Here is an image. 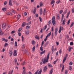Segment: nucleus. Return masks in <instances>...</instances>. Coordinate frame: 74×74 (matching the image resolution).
Segmentation results:
<instances>
[{
  "instance_id": "nucleus-37",
  "label": "nucleus",
  "mask_w": 74,
  "mask_h": 74,
  "mask_svg": "<svg viewBox=\"0 0 74 74\" xmlns=\"http://www.w3.org/2000/svg\"><path fill=\"white\" fill-rule=\"evenodd\" d=\"M61 29H62V27L61 26H60V29H59V33H60V32H61Z\"/></svg>"
},
{
  "instance_id": "nucleus-42",
  "label": "nucleus",
  "mask_w": 74,
  "mask_h": 74,
  "mask_svg": "<svg viewBox=\"0 0 74 74\" xmlns=\"http://www.w3.org/2000/svg\"><path fill=\"white\" fill-rule=\"evenodd\" d=\"M39 19H40V21L41 22H42V19L40 17H39Z\"/></svg>"
},
{
  "instance_id": "nucleus-55",
  "label": "nucleus",
  "mask_w": 74,
  "mask_h": 74,
  "mask_svg": "<svg viewBox=\"0 0 74 74\" xmlns=\"http://www.w3.org/2000/svg\"><path fill=\"white\" fill-rule=\"evenodd\" d=\"M7 3V1H5L4 3V5H6Z\"/></svg>"
},
{
  "instance_id": "nucleus-60",
  "label": "nucleus",
  "mask_w": 74,
  "mask_h": 74,
  "mask_svg": "<svg viewBox=\"0 0 74 74\" xmlns=\"http://www.w3.org/2000/svg\"><path fill=\"white\" fill-rule=\"evenodd\" d=\"M5 39L4 38H3L2 39V41H5Z\"/></svg>"
},
{
  "instance_id": "nucleus-51",
  "label": "nucleus",
  "mask_w": 74,
  "mask_h": 74,
  "mask_svg": "<svg viewBox=\"0 0 74 74\" xmlns=\"http://www.w3.org/2000/svg\"><path fill=\"white\" fill-rule=\"evenodd\" d=\"M14 62L15 63H16V62H17V60L16 58L14 59Z\"/></svg>"
},
{
  "instance_id": "nucleus-9",
  "label": "nucleus",
  "mask_w": 74,
  "mask_h": 74,
  "mask_svg": "<svg viewBox=\"0 0 74 74\" xmlns=\"http://www.w3.org/2000/svg\"><path fill=\"white\" fill-rule=\"evenodd\" d=\"M1 29L0 28V36H2L3 34H4V32H2Z\"/></svg>"
},
{
  "instance_id": "nucleus-11",
  "label": "nucleus",
  "mask_w": 74,
  "mask_h": 74,
  "mask_svg": "<svg viewBox=\"0 0 74 74\" xmlns=\"http://www.w3.org/2000/svg\"><path fill=\"white\" fill-rule=\"evenodd\" d=\"M47 68H48V67H47V66H46L44 68V72H45V71H46Z\"/></svg>"
},
{
  "instance_id": "nucleus-5",
  "label": "nucleus",
  "mask_w": 74,
  "mask_h": 74,
  "mask_svg": "<svg viewBox=\"0 0 74 74\" xmlns=\"http://www.w3.org/2000/svg\"><path fill=\"white\" fill-rule=\"evenodd\" d=\"M2 27L3 29H4L6 27V23H4L2 25Z\"/></svg>"
},
{
  "instance_id": "nucleus-33",
  "label": "nucleus",
  "mask_w": 74,
  "mask_h": 74,
  "mask_svg": "<svg viewBox=\"0 0 74 74\" xmlns=\"http://www.w3.org/2000/svg\"><path fill=\"white\" fill-rule=\"evenodd\" d=\"M22 30V28H20L18 29V32H21Z\"/></svg>"
},
{
  "instance_id": "nucleus-61",
  "label": "nucleus",
  "mask_w": 74,
  "mask_h": 74,
  "mask_svg": "<svg viewBox=\"0 0 74 74\" xmlns=\"http://www.w3.org/2000/svg\"><path fill=\"white\" fill-rule=\"evenodd\" d=\"M53 27H51V32H53Z\"/></svg>"
},
{
  "instance_id": "nucleus-22",
  "label": "nucleus",
  "mask_w": 74,
  "mask_h": 74,
  "mask_svg": "<svg viewBox=\"0 0 74 74\" xmlns=\"http://www.w3.org/2000/svg\"><path fill=\"white\" fill-rule=\"evenodd\" d=\"M73 49V48L72 47H69V52H70V51H71V49Z\"/></svg>"
},
{
  "instance_id": "nucleus-20",
  "label": "nucleus",
  "mask_w": 74,
  "mask_h": 74,
  "mask_svg": "<svg viewBox=\"0 0 74 74\" xmlns=\"http://www.w3.org/2000/svg\"><path fill=\"white\" fill-rule=\"evenodd\" d=\"M30 27L29 25H27L26 27V29L27 30L28 29H29V28H30Z\"/></svg>"
},
{
  "instance_id": "nucleus-43",
  "label": "nucleus",
  "mask_w": 74,
  "mask_h": 74,
  "mask_svg": "<svg viewBox=\"0 0 74 74\" xmlns=\"http://www.w3.org/2000/svg\"><path fill=\"white\" fill-rule=\"evenodd\" d=\"M25 47V44H23V45H22L23 48L24 49Z\"/></svg>"
},
{
  "instance_id": "nucleus-54",
  "label": "nucleus",
  "mask_w": 74,
  "mask_h": 74,
  "mask_svg": "<svg viewBox=\"0 0 74 74\" xmlns=\"http://www.w3.org/2000/svg\"><path fill=\"white\" fill-rule=\"evenodd\" d=\"M57 18L58 19H59V18H60V17H59V14H58V15H57Z\"/></svg>"
},
{
  "instance_id": "nucleus-4",
  "label": "nucleus",
  "mask_w": 74,
  "mask_h": 74,
  "mask_svg": "<svg viewBox=\"0 0 74 74\" xmlns=\"http://www.w3.org/2000/svg\"><path fill=\"white\" fill-rule=\"evenodd\" d=\"M17 51L16 50H14V56H17Z\"/></svg>"
},
{
  "instance_id": "nucleus-16",
  "label": "nucleus",
  "mask_w": 74,
  "mask_h": 74,
  "mask_svg": "<svg viewBox=\"0 0 74 74\" xmlns=\"http://www.w3.org/2000/svg\"><path fill=\"white\" fill-rule=\"evenodd\" d=\"M7 14L9 15H12V13H11L10 12H8L7 13Z\"/></svg>"
},
{
  "instance_id": "nucleus-31",
  "label": "nucleus",
  "mask_w": 74,
  "mask_h": 74,
  "mask_svg": "<svg viewBox=\"0 0 74 74\" xmlns=\"http://www.w3.org/2000/svg\"><path fill=\"white\" fill-rule=\"evenodd\" d=\"M53 46L52 47V53H53V50H54V49H53Z\"/></svg>"
},
{
  "instance_id": "nucleus-49",
  "label": "nucleus",
  "mask_w": 74,
  "mask_h": 74,
  "mask_svg": "<svg viewBox=\"0 0 74 74\" xmlns=\"http://www.w3.org/2000/svg\"><path fill=\"white\" fill-rule=\"evenodd\" d=\"M44 40H42V44H41L42 46L43 45V44H44Z\"/></svg>"
},
{
  "instance_id": "nucleus-63",
  "label": "nucleus",
  "mask_w": 74,
  "mask_h": 74,
  "mask_svg": "<svg viewBox=\"0 0 74 74\" xmlns=\"http://www.w3.org/2000/svg\"><path fill=\"white\" fill-rule=\"evenodd\" d=\"M57 4H59V3H60V0L58 1H57L56 2Z\"/></svg>"
},
{
  "instance_id": "nucleus-47",
  "label": "nucleus",
  "mask_w": 74,
  "mask_h": 74,
  "mask_svg": "<svg viewBox=\"0 0 74 74\" xmlns=\"http://www.w3.org/2000/svg\"><path fill=\"white\" fill-rule=\"evenodd\" d=\"M51 32H50L47 35L49 36H49H51Z\"/></svg>"
},
{
  "instance_id": "nucleus-27",
  "label": "nucleus",
  "mask_w": 74,
  "mask_h": 74,
  "mask_svg": "<svg viewBox=\"0 0 74 74\" xmlns=\"http://www.w3.org/2000/svg\"><path fill=\"white\" fill-rule=\"evenodd\" d=\"M36 48V47L35 46L34 47L32 48V51L33 52H34V51H35V49Z\"/></svg>"
},
{
  "instance_id": "nucleus-46",
  "label": "nucleus",
  "mask_w": 74,
  "mask_h": 74,
  "mask_svg": "<svg viewBox=\"0 0 74 74\" xmlns=\"http://www.w3.org/2000/svg\"><path fill=\"white\" fill-rule=\"evenodd\" d=\"M8 45V43H6L4 45V47H6V46H7V45Z\"/></svg>"
},
{
  "instance_id": "nucleus-59",
  "label": "nucleus",
  "mask_w": 74,
  "mask_h": 74,
  "mask_svg": "<svg viewBox=\"0 0 74 74\" xmlns=\"http://www.w3.org/2000/svg\"><path fill=\"white\" fill-rule=\"evenodd\" d=\"M59 53L60 54H61V53H62V50L60 49V50H59Z\"/></svg>"
},
{
  "instance_id": "nucleus-21",
  "label": "nucleus",
  "mask_w": 74,
  "mask_h": 74,
  "mask_svg": "<svg viewBox=\"0 0 74 74\" xmlns=\"http://www.w3.org/2000/svg\"><path fill=\"white\" fill-rule=\"evenodd\" d=\"M48 66H49V67H52V65L50 63H48Z\"/></svg>"
},
{
  "instance_id": "nucleus-25",
  "label": "nucleus",
  "mask_w": 74,
  "mask_h": 74,
  "mask_svg": "<svg viewBox=\"0 0 74 74\" xmlns=\"http://www.w3.org/2000/svg\"><path fill=\"white\" fill-rule=\"evenodd\" d=\"M58 28H56L55 29V32H58Z\"/></svg>"
},
{
  "instance_id": "nucleus-23",
  "label": "nucleus",
  "mask_w": 74,
  "mask_h": 74,
  "mask_svg": "<svg viewBox=\"0 0 74 74\" xmlns=\"http://www.w3.org/2000/svg\"><path fill=\"white\" fill-rule=\"evenodd\" d=\"M17 18L18 19H20V18H21V14H18L17 16Z\"/></svg>"
},
{
  "instance_id": "nucleus-19",
  "label": "nucleus",
  "mask_w": 74,
  "mask_h": 74,
  "mask_svg": "<svg viewBox=\"0 0 74 74\" xmlns=\"http://www.w3.org/2000/svg\"><path fill=\"white\" fill-rule=\"evenodd\" d=\"M40 15H42V9H41L40 10Z\"/></svg>"
},
{
  "instance_id": "nucleus-30",
  "label": "nucleus",
  "mask_w": 74,
  "mask_h": 74,
  "mask_svg": "<svg viewBox=\"0 0 74 74\" xmlns=\"http://www.w3.org/2000/svg\"><path fill=\"white\" fill-rule=\"evenodd\" d=\"M31 18V16H30L29 17H28L27 18V20L28 21H30V20Z\"/></svg>"
},
{
  "instance_id": "nucleus-10",
  "label": "nucleus",
  "mask_w": 74,
  "mask_h": 74,
  "mask_svg": "<svg viewBox=\"0 0 74 74\" xmlns=\"http://www.w3.org/2000/svg\"><path fill=\"white\" fill-rule=\"evenodd\" d=\"M53 69H51L50 71L49 74H52V73H53Z\"/></svg>"
},
{
  "instance_id": "nucleus-29",
  "label": "nucleus",
  "mask_w": 74,
  "mask_h": 74,
  "mask_svg": "<svg viewBox=\"0 0 74 74\" xmlns=\"http://www.w3.org/2000/svg\"><path fill=\"white\" fill-rule=\"evenodd\" d=\"M64 65H63L62 68V69L61 70V71L62 72H63V70H64Z\"/></svg>"
},
{
  "instance_id": "nucleus-28",
  "label": "nucleus",
  "mask_w": 74,
  "mask_h": 74,
  "mask_svg": "<svg viewBox=\"0 0 74 74\" xmlns=\"http://www.w3.org/2000/svg\"><path fill=\"white\" fill-rule=\"evenodd\" d=\"M7 10V9L6 8H3L2 9V10L3 11H5Z\"/></svg>"
},
{
  "instance_id": "nucleus-50",
  "label": "nucleus",
  "mask_w": 74,
  "mask_h": 74,
  "mask_svg": "<svg viewBox=\"0 0 74 74\" xmlns=\"http://www.w3.org/2000/svg\"><path fill=\"white\" fill-rule=\"evenodd\" d=\"M27 13L25 12L24 13V15H25V16H26L27 15Z\"/></svg>"
},
{
  "instance_id": "nucleus-36",
  "label": "nucleus",
  "mask_w": 74,
  "mask_h": 74,
  "mask_svg": "<svg viewBox=\"0 0 74 74\" xmlns=\"http://www.w3.org/2000/svg\"><path fill=\"white\" fill-rule=\"evenodd\" d=\"M74 25V22H72L71 24V25L70 26V27H71L73 26V25Z\"/></svg>"
},
{
  "instance_id": "nucleus-32",
  "label": "nucleus",
  "mask_w": 74,
  "mask_h": 74,
  "mask_svg": "<svg viewBox=\"0 0 74 74\" xmlns=\"http://www.w3.org/2000/svg\"><path fill=\"white\" fill-rule=\"evenodd\" d=\"M68 73V72L67 71V70H65L64 71L65 74H67Z\"/></svg>"
},
{
  "instance_id": "nucleus-3",
  "label": "nucleus",
  "mask_w": 74,
  "mask_h": 74,
  "mask_svg": "<svg viewBox=\"0 0 74 74\" xmlns=\"http://www.w3.org/2000/svg\"><path fill=\"white\" fill-rule=\"evenodd\" d=\"M55 16H53V18L52 19V22L53 25H55Z\"/></svg>"
},
{
  "instance_id": "nucleus-40",
  "label": "nucleus",
  "mask_w": 74,
  "mask_h": 74,
  "mask_svg": "<svg viewBox=\"0 0 74 74\" xmlns=\"http://www.w3.org/2000/svg\"><path fill=\"white\" fill-rule=\"evenodd\" d=\"M70 21L71 20H69L68 22H67V25H69V24H70Z\"/></svg>"
},
{
  "instance_id": "nucleus-58",
  "label": "nucleus",
  "mask_w": 74,
  "mask_h": 74,
  "mask_svg": "<svg viewBox=\"0 0 74 74\" xmlns=\"http://www.w3.org/2000/svg\"><path fill=\"white\" fill-rule=\"evenodd\" d=\"M70 65H73V62H71L69 63Z\"/></svg>"
},
{
  "instance_id": "nucleus-6",
  "label": "nucleus",
  "mask_w": 74,
  "mask_h": 74,
  "mask_svg": "<svg viewBox=\"0 0 74 74\" xmlns=\"http://www.w3.org/2000/svg\"><path fill=\"white\" fill-rule=\"evenodd\" d=\"M23 69L24 70L23 71L22 74H26V71H25V66L23 67Z\"/></svg>"
},
{
  "instance_id": "nucleus-14",
  "label": "nucleus",
  "mask_w": 74,
  "mask_h": 74,
  "mask_svg": "<svg viewBox=\"0 0 74 74\" xmlns=\"http://www.w3.org/2000/svg\"><path fill=\"white\" fill-rule=\"evenodd\" d=\"M32 43L33 45H35V44H36V42L34 40H33L32 41Z\"/></svg>"
},
{
  "instance_id": "nucleus-7",
  "label": "nucleus",
  "mask_w": 74,
  "mask_h": 74,
  "mask_svg": "<svg viewBox=\"0 0 74 74\" xmlns=\"http://www.w3.org/2000/svg\"><path fill=\"white\" fill-rule=\"evenodd\" d=\"M10 11L12 12H13L14 14H15L16 12V11L14 10L13 9H11Z\"/></svg>"
},
{
  "instance_id": "nucleus-15",
  "label": "nucleus",
  "mask_w": 74,
  "mask_h": 74,
  "mask_svg": "<svg viewBox=\"0 0 74 74\" xmlns=\"http://www.w3.org/2000/svg\"><path fill=\"white\" fill-rule=\"evenodd\" d=\"M9 5L10 6L12 5V1L11 0H9Z\"/></svg>"
},
{
  "instance_id": "nucleus-1",
  "label": "nucleus",
  "mask_w": 74,
  "mask_h": 74,
  "mask_svg": "<svg viewBox=\"0 0 74 74\" xmlns=\"http://www.w3.org/2000/svg\"><path fill=\"white\" fill-rule=\"evenodd\" d=\"M49 53L47 56V58H45L44 59V61L43 62V64H44L46 62H48V59H49Z\"/></svg>"
},
{
  "instance_id": "nucleus-44",
  "label": "nucleus",
  "mask_w": 74,
  "mask_h": 74,
  "mask_svg": "<svg viewBox=\"0 0 74 74\" xmlns=\"http://www.w3.org/2000/svg\"><path fill=\"white\" fill-rule=\"evenodd\" d=\"M63 11L62 10H61L59 11V14H62L63 13Z\"/></svg>"
},
{
  "instance_id": "nucleus-48",
  "label": "nucleus",
  "mask_w": 74,
  "mask_h": 74,
  "mask_svg": "<svg viewBox=\"0 0 74 74\" xmlns=\"http://www.w3.org/2000/svg\"><path fill=\"white\" fill-rule=\"evenodd\" d=\"M32 23V22H31V21H30L29 22V23H27V25H30V24H31V23Z\"/></svg>"
},
{
  "instance_id": "nucleus-34",
  "label": "nucleus",
  "mask_w": 74,
  "mask_h": 74,
  "mask_svg": "<svg viewBox=\"0 0 74 74\" xmlns=\"http://www.w3.org/2000/svg\"><path fill=\"white\" fill-rule=\"evenodd\" d=\"M47 25H46L44 27V30H46V29H47Z\"/></svg>"
},
{
  "instance_id": "nucleus-64",
  "label": "nucleus",
  "mask_w": 74,
  "mask_h": 74,
  "mask_svg": "<svg viewBox=\"0 0 74 74\" xmlns=\"http://www.w3.org/2000/svg\"><path fill=\"white\" fill-rule=\"evenodd\" d=\"M18 34L19 36H21V33L20 32H19Z\"/></svg>"
},
{
  "instance_id": "nucleus-53",
  "label": "nucleus",
  "mask_w": 74,
  "mask_h": 74,
  "mask_svg": "<svg viewBox=\"0 0 74 74\" xmlns=\"http://www.w3.org/2000/svg\"><path fill=\"white\" fill-rule=\"evenodd\" d=\"M38 69L34 73V74H37V73H38Z\"/></svg>"
},
{
  "instance_id": "nucleus-38",
  "label": "nucleus",
  "mask_w": 74,
  "mask_h": 74,
  "mask_svg": "<svg viewBox=\"0 0 74 74\" xmlns=\"http://www.w3.org/2000/svg\"><path fill=\"white\" fill-rule=\"evenodd\" d=\"M55 2V1L54 0L52 1L51 2V4H53V3H54Z\"/></svg>"
},
{
  "instance_id": "nucleus-24",
  "label": "nucleus",
  "mask_w": 74,
  "mask_h": 74,
  "mask_svg": "<svg viewBox=\"0 0 74 74\" xmlns=\"http://www.w3.org/2000/svg\"><path fill=\"white\" fill-rule=\"evenodd\" d=\"M45 52V50H44L43 51H42L40 52V55H42V54H43Z\"/></svg>"
},
{
  "instance_id": "nucleus-35",
  "label": "nucleus",
  "mask_w": 74,
  "mask_h": 74,
  "mask_svg": "<svg viewBox=\"0 0 74 74\" xmlns=\"http://www.w3.org/2000/svg\"><path fill=\"white\" fill-rule=\"evenodd\" d=\"M40 49L41 51H43V49L42 46H41V47H40Z\"/></svg>"
},
{
  "instance_id": "nucleus-57",
  "label": "nucleus",
  "mask_w": 74,
  "mask_h": 74,
  "mask_svg": "<svg viewBox=\"0 0 74 74\" xmlns=\"http://www.w3.org/2000/svg\"><path fill=\"white\" fill-rule=\"evenodd\" d=\"M36 9H34L33 12V13L34 14H35V13H36Z\"/></svg>"
},
{
  "instance_id": "nucleus-62",
  "label": "nucleus",
  "mask_w": 74,
  "mask_h": 74,
  "mask_svg": "<svg viewBox=\"0 0 74 74\" xmlns=\"http://www.w3.org/2000/svg\"><path fill=\"white\" fill-rule=\"evenodd\" d=\"M72 13H73V12H74V8H73L72 9Z\"/></svg>"
},
{
  "instance_id": "nucleus-18",
  "label": "nucleus",
  "mask_w": 74,
  "mask_h": 74,
  "mask_svg": "<svg viewBox=\"0 0 74 74\" xmlns=\"http://www.w3.org/2000/svg\"><path fill=\"white\" fill-rule=\"evenodd\" d=\"M35 38H36V39H37V40H39V39H40V37H39V36L37 35H36L35 36Z\"/></svg>"
},
{
  "instance_id": "nucleus-41",
  "label": "nucleus",
  "mask_w": 74,
  "mask_h": 74,
  "mask_svg": "<svg viewBox=\"0 0 74 74\" xmlns=\"http://www.w3.org/2000/svg\"><path fill=\"white\" fill-rule=\"evenodd\" d=\"M40 7H41V6L43 5V4H42V2H40Z\"/></svg>"
},
{
  "instance_id": "nucleus-45",
  "label": "nucleus",
  "mask_w": 74,
  "mask_h": 74,
  "mask_svg": "<svg viewBox=\"0 0 74 74\" xmlns=\"http://www.w3.org/2000/svg\"><path fill=\"white\" fill-rule=\"evenodd\" d=\"M69 69L70 70H71V69H72V67L71 66H69Z\"/></svg>"
},
{
  "instance_id": "nucleus-12",
  "label": "nucleus",
  "mask_w": 74,
  "mask_h": 74,
  "mask_svg": "<svg viewBox=\"0 0 74 74\" xmlns=\"http://www.w3.org/2000/svg\"><path fill=\"white\" fill-rule=\"evenodd\" d=\"M29 30H27V31H25V34L26 35H28L29 34Z\"/></svg>"
},
{
  "instance_id": "nucleus-52",
  "label": "nucleus",
  "mask_w": 74,
  "mask_h": 74,
  "mask_svg": "<svg viewBox=\"0 0 74 74\" xmlns=\"http://www.w3.org/2000/svg\"><path fill=\"white\" fill-rule=\"evenodd\" d=\"M57 61H58V60H57L56 61H55L54 62L53 64H56V63Z\"/></svg>"
},
{
  "instance_id": "nucleus-17",
  "label": "nucleus",
  "mask_w": 74,
  "mask_h": 74,
  "mask_svg": "<svg viewBox=\"0 0 74 74\" xmlns=\"http://www.w3.org/2000/svg\"><path fill=\"white\" fill-rule=\"evenodd\" d=\"M65 23H66V19L64 18L62 23L63 25H64V24H65Z\"/></svg>"
},
{
  "instance_id": "nucleus-2",
  "label": "nucleus",
  "mask_w": 74,
  "mask_h": 74,
  "mask_svg": "<svg viewBox=\"0 0 74 74\" xmlns=\"http://www.w3.org/2000/svg\"><path fill=\"white\" fill-rule=\"evenodd\" d=\"M67 56H68V54H66V55L65 56H64L63 61V63H64V62H65L66 60V59H67Z\"/></svg>"
},
{
  "instance_id": "nucleus-56",
  "label": "nucleus",
  "mask_w": 74,
  "mask_h": 74,
  "mask_svg": "<svg viewBox=\"0 0 74 74\" xmlns=\"http://www.w3.org/2000/svg\"><path fill=\"white\" fill-rule=\"evenodd\" d=\"M70 45H73V42H71L70 43Z\"/></svg>"
},
{
  "instance_id": "nucleus-26",
  "label": "nucleus",
  "mask_w": 74,
  "mask_h": 74,
  "mask_svg": "<svg viewBox=\"0 0 74 74\" xmlns=\"http://www.w3.org/2000/svg\"><path fill=\"white\" fill-rule=\"evenodd\" d=\"M25 25H26V23L24 22L22 24V26L23 27L25 26Z\"/></svg>"
},
{
  "instance_id": "nucleus-13",
  "label": "nucleus",
  "mask_w": 74,
  "mask_h": 74,
  "mask_svg": "<svg viewBox=\"0 0 74 74\" xmlns=\"http://www.w3.org/2000/svg\"><path fill=\"white\" fill-rule=\"evenodd\" d=\"M70 14V12L69 11L68 13H67V14L66 17V18H68L69 17V15Z\"/></svg>"
},
{
  "instance_id": "nucleus-39",
  "label": "nucleus",
  "mask_w": 74,
  "mask_h": 74,
  "mask_svg": "<svg viewBox=\"0 0 74 74\" xmlns=\"http://www.w3.org/2000/svg\"><path fill=\"white\" fill-rule=\"evenodd\" d=\"M17 42L16 41H15V46L16 47H17Z\"/></svg>"
},
{
  "instance_id": "nucleus-8",
  "label": "nucleus",
  "mask_w": 74,
  "mask_h": 74,
  "mask_svg": "<svg viewBox=\"0 0 74 74\" xmlns=\"http://www.w3.org/2000/svg\"><path fill=\"white\" fill-rule=\"evenodd\" d=\"M12 55V51L11 50H10V56H11Z\"/></svg>"
}]
</instances>
